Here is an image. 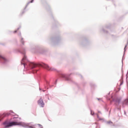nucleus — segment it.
Returning <instances> with one entry per match:
<instances>
[{
	"mask_svg": "<svg viewBox=\"0 0 128 128\" xmlns=\"http://www.w3.org/2000/svg\"><path fill=\"white\" fill-rule=\"evenodd\" d=\"M34 0H32V1H31V2H32V1H33Z\"/></svg>",
	"mask_w": 128,
	"mask_h": 128,
	"instance_id": "nucleus-11",
	"label": "nucleus"
},
{
	"mask_svg": "<svg viewBox=\"0 0 128 128\" xmlns=\"http://www.w3.org/2000/svg\"><path fill=\"white\" fill-rule=\"evenodd\" d=\"M0 58H2L4 60H6V58L2 57V56H0Z\"/></svg>",
	"mask_w": 128,
	"mask_h": 128,
	"instance_id": "nucleus-6",
	"label": "nucleus"
},
{
	"mask_svg": "<svg viewBox=\"0 0 128 128\" xmlns=\"http://www.w3.org/2000/svg\"><path fill=\"white\" fill-rule=\"evenodd\" d=\"M14 112H10V113H6V114H4L0 116V120H2L4 118H6V116H8L10 114H11V116H14Z\"/></svg>",
	"mask_w": 128,
	"mask_h": 128,
	"instance_id": "nucleus-3",
	"label": "nucleus"
},
{
	"mask_svg": "<svg viewBox=\"0 0 128 128\" xmlns=\"http://www.w3.org/2000/svg\"><path fill=\"white\" fill-rule=\"evenodd\" d=\"M38 64H35L34 62H31L30 64V66L32 67V68H36Z\"/></svg>",
	"mask_w": 128,
	"mask_h": 128,
	"instance_id": "nucleus-5",
	"label": "nucleus"
},
{
	"mask_svg": "<svg viewBox=\"0 0 128 128\" xmlns=\"http://www.w3.org/2000/svg\"><path fill=\"white\" fill-rule=\"evenodd\" d=\"M26 60V56H24V58H22V60Z\"/></svg>",
	"mask_w": 128,
	"mask_h": 128,
	"instance_id": "nucleus-9",
	"label": "nucleus"
},
{
	"mask_svg": "<svg viewBox=\"0 0 128 128\" xmlns=\"http://www.w3.org/2000/svg\"><path fill=\"white\" fill-rule=\"evenodd\" d=\"M94 112H93V111H92V110H91V114L92 115V116H94Z\"/></svg>",
	"mask_w": 128,
	"mask_h": 128,
	"instance_id": "nucleus-7",
	"label": "nucleus"
},
{
	"mask_svg": "<svg viewBox=\"0 0 128 128\" xmlns=\"http://www.w3.org/2000/svg\"><path fill=\"white\" fill-rule=\"evenodd\" d=\"M40 66H41L44 68H46V70H54V68H51L50 67V66H48V65L46 64L42 63V64H40Z\"/></svg>",
	"mask_w": 128,
	"mask_h": 128,
	"instance_id": "nucleus-2",
	"label": "nucleus"
},
{
	"mask_svg": "<svg viewBox=\"0 0 128 128\" xmlns=\"http://www.w3.org/2000/svg\"><path fill=\"white\" fill-rule=\"evenodd\" d=\"M62 78H66V75H62Z\"/></svg>",
	"mask_w": 128,
	"mask_h": 128,
	"instance_id": "nucleus-8",
	"label": "nucleus"
},
{
	"mask_svg": "<svg viewBox=\"0 0 128 128\" xmlns=\"http://www.w3.org/2000/svg\"><path fill=\"white\" fill-rule=\"evenodd\" d=\"M22 122H11L9 123L5 128H10V126H20Z\"/></svg>",
	"mask_w": 128,
	"mask_h": 128,
	"instance_id": "nucleus-1",
	"label": "nucleus"
},
{
	"mask_svg": "<svg viewBox=\"0 0 128 128\" xmlns=\"http://www.w3.org/2000/svg\"><path fill=\"white\" fill-rule=\"evenodd\" d=\"M38 104L42 108H44V100L42 98H40L38 102Z\"/></svg>",
	"mask_w": 128,
	"mask_h": 128,
	"instance_id": "nucleus-4",
	"label": "nucleus"
},
{
	"mask_svg": "<svg viewBox=\"0 0 128 128\" xmlns=\"http://www.w3.org/2000/svg\"><path fill=\"white\" fill-rule=\"evenodd\" d=\"M41 128H42V127H41Z\"/></svg>",
	"mask_w": 128,
	"mask_h": 128,
	"instance_id": "nucleus-16",
	"label": "nucleus"
},
{
	"mask_svg": "<svg viewBox=\"0 0 128 128\" xmlns=\"http://www.w3.org/2000/svg\"><path fill=\"white\" fill-rule=\"evenodd\" d=\"M108 124H110V122H108Z\"/></svg>",
	"mask_w": 128,
	"mask_h": 128,
	"instance_id": "nucleus-13",
	"label": "nucleus"
},
{
	"mask_svg": "<svg viewBox=\"0 0 128 128\" xmlns=\"http://www.w3.org/2000/svg\"><path fill=\"white\" fill-rule=\"evenodd\" d=\"M14 32H16V31H15Z\"/></svg>",
	"mask_w": 128,
	"mask_h": 128,
	"instance_id": "nucleus-14",
	"label": "nucleus"
},
{
	"mask_svg": "<svg viewBox=\"0 0 128 128\" xmlns=\"http://www.w3.org/2000/svg\"><path fill=\"white\" fill-rule=\"evenodd\" d=\"M21 42H22V40Z\"/></svg>",
	"mask_w": 128,
	"mask_h": 128,
	"instance_id": "nucleus-12",
	"label": "nucleus"
},
{
	"mask_svg": "<svg viewBox=\"0 0 128 128\" xmlns=\"http://www.w3.org/2000/svg\"><path fill=\"white\" fill-rule=\"evenodd\" d=\"M16 118H18V116H17V117H16Z\"/></svg>",
	"mask_w": 128,
	"mask_h": 128,
	"instance_id": "nucleus-15",
	"label": "nucleus"
},
{
	"mask_svg": "<svg viewBox=\"0 0 128 128\" xmlns=\"http://www.w3.org/2000/svg\"><path fill=\"white\" fill-rule=\"evenodd\" d=\"M126 46H125L124 50H126Z\"/></svg>",
	"mask_w": 128,
	"mask_h": 128,
	"instance_id": "nucleus-10",
	"label": "nucleus"
}]
</instances>
